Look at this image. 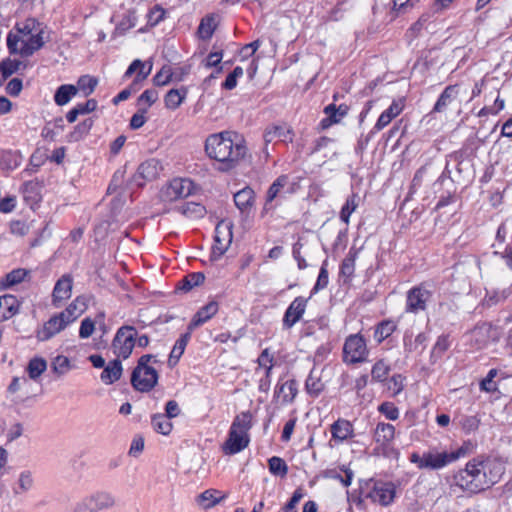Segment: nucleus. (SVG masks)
<instances>
[{"instance_id":"nucleus-1","label":"nucleus","mask_w":512,"mask_h":512,"mask_svg":"<svg viewBox=\"0 0 512 512\" xmlns=\"http://www.w3.org/2000/svg\"><path fill=\"white\" fill-rule=\"evenodd\" d=\"M205 152L209 158L220 163L219 171L228 172L245 157L247 147L236 132L222 131L207 137Z\"/></svg>"},{"instance_id":"nucleus-2","label":"nucleus","mask_w":512,"mask_h":512,"mask_svg":"<svg viewBox=\"0 0 512 512\" xmlns=\"http://www.w3.org/2000/svg\"><path fill=\"white\" fill-rule=\"evenodd\" d=\"M251 428L252 414L249 411L236 415L229 429L228 437L222 446L224 454L234 455L248 447Z\"/></svg>"},{"instance_id":"nucleus-3","label":"nucleus","mask_w":512,"mask_h":512,"mask_svg":"<svg viewBox=\"0 0 512 512\" xmlns=\"http://www.w3.org/2000/svg\"><path fill=\"white\" fill-rule=\"evenodd\" d=\"M464 455L465 450L463 448H458L454 451L430 448L423 454L417 452L412 453L409 460L421 470H441Z\"/></svg>"},{"instance_id":"nucleus-4","label":"nucleus","mask_w":512,"mask_h":512,"mask_svg":"<svg viewBox=\"0 0 512 512\" xmlns=\"http://www.w3.org/2000/svg\"><path fill=\"white\" fill-rule=\"evenodd\" d=\"M160 361L156 355L144 354L138 361L131 373L132 387L141 393H148L158 384L159 373L150 363L156 364Z\"/></svg>"},{"instance_id":"nucleus-5","label":"nucleus","mask_w":512,"mask_h":512,"mask_svg":"<svg viewBox=\"0 0 512 512\" xmlns=\"http://www.w3.org/2000/svg\"><path fill=\"white\" fill-rule=\"evenodd\" d=\"M453 483L462 491L471 494H476L486 490L484 477L479 464V458L468 461L465 468L454 475Z\"/></svg>"},{"instance_id":"nucleus-6","label":"nucleus","mask_w":512,"mask_h":512,"mask_svg":"<svg viewBox=\"0 0 512 512\" xmlns=\"http://www.w3.org/2000/svg\"><path fill=\"white\" fill-rule=\"evenodd\" d=\"M360 499H371L381 506H389L396 497V485L391 481L368 480L359 487Z\"/></svg>"},{"instance_id":"nucleus-7","label":"nucleus","mask_w":512,"mask_h":512,"mask_svg":"<svg viewBox=\"0 0 512 512\" xmlns=\"http://www.w3.org/2000/svg\"><path fill=\"white\" fill-rule=\"evenodd\" d=\"M232 229L233 223L228 219H222L217 223L210 256L212 261L219 260L228 250L233 239Z\"/></svg>"},{"instance_id":"nucleus-8","label":"nucleus","mask_w":512,"mask_h":512,"mask_svg":"<svg viewBox=\"0 0 512 512\" xmlns=\"http://www.w3.org/2000/svg\"><path fill=\"white\" fill-rule=\"evenodd\" d=\"M137 331L134 326L124 325L120 327L113 339V347L119 357L127 359L132 354L136 345Z\"/></svg>"},{"instance_id":"nucleus-9","label":"nucleus","mask_w":512,"mask_h":512,"mask_svg":"<svg viewBox=\"0 0 512 512\" xmlns=\"http://www.w3.org/2000/svg\"><path fill=\"white\" fill-rule=\"evenodd\" d=\"M432 297L431 285L427 282L412 287L407 292L406 311L409 313H418L424 311L427 302Z\"/></svg>"},{"instance_id":"nucleus-10","label":"nucleus","mask_w":512,"mask_h":512,"mask_svg":"<svg viewBox=\"0 0 512 512\" xmlns=\"http://www.w3.org/2000/svg\"><path fill=\"white\" fill-rule=\"evenodd\" d=\"M114 498L106 492H97L78 502L74 512H99L114 505Z\"/></svg>"},{"instance_id":"nucleus-11","label":"nucleus","mask_w":512,"mask_h":512,"mask_svg":"<svg viewBox=\"0 0 512 512\" xmlns=\"http://www.w3.org/2000/svg\"><path fill=\"white\" fill-rule=\"evenodd\" d=\"M193 188L194 185L190 179L174 178L161 190V198L164 201H176L189 196L192 193Z\"/></svg>"},{"instance_id":"nucleus-12","label":"nucleus","mask_w":512,"mask_h":512,"mask_svg":"<svg viewBox=\"0 0 512 512\" xmlns=\"http://www.w3.org/2000/svg\"><path fill=\"white\" fill-rule=\"evenodd\" d=\"M479 464L484 477L486 489L492 487L501 480L505 472V467L502 461L496 458H479Z\"/></svg>"},{"instance_id":"nucleus-13","label":"nucleus","mask_w":512,"mask_h":512,"mask_svg":"<svg viewBox=\"0 0 512 512\" xmlns=\"http://www.w3.org/2000/svg\"><path fill=\"white\" fill-rule=\"evenodd\" d=\"M69 324L71 323L64 317V314L61 312L54 314L36 331V338L42 342L48 341L63 331Z\"/></svg>"},{"instance_id":"nucleus-14","label":"nucleus","mask_w":512,"mask_h":512,"mask_svg":"<svg viewBox=\"0 0 512 512\" xmlns=\"http://www.w3.org/2000/svg\"><path fill=\"white\" fill-rule=\"evenodd\" d=\"M349 106L341 104L336 106L335 104H329L324 108L325 117L320 121L319 128L321 130L328 129L334 124H338L346 117L349 113Z\"/></svg>"},{"instance_id":"nucleus-15","label":"nucleus","mask_w":512,"mask_h":512,"mask_svg":"<svg viewBox=\"0 0 512 512\" xmlns=\"http://www.w3.org/2000/svg\"><path fill=\"white\" fill-rule=\"evenodd\" d=\"M307 304V299L299 296L296 297L287 310L284 313L283 317V326L286 329H290L293 327L303 316L305 313Z\"/></svg>"},{"instance_id":"nucleus-16","label":"nucleus","mask_w":512,"mask_h":512,"mask_svg":"<svg viewBox=\"0 0 512 512\" xmlns=\"http://www.w3.org/2000/svg\"><path fill=\"white\" fill-rule=\"evenodd\" d=\"M405 108V98L399 97L394 99L390 106L385 109L379 116L374 128L377 131L384 129L388 126L393 119L399 116Z\"/></svg>"},{"instance_id":"nucleus-17","label":"nucleus","mask_w":512,"mask_h":512,"mask_svg":"<svg viewBox=\"0 0 512 512\" xmlns=\"http://www.w3.org/2000/svg\"><path fill=\"white\" fill-rule=\"evenodd\" d=\"M73 278L70 274H64L57 280L52 292V304L58 307L61 302L71 297Z\"/></svg>"},{"instance_id":"nucleus-18","label":"nucleus","mask_w":512,"mask_h":512,"mask_svg":"<svg viewBox=\"0 0 512 512\" xmlns=\"http://www.w3.org/2000/svg\"><path fill=\"white\" fill-rule=\"evenodd\" d=\"M219 310V304L216 301H210L201 307L193 316L187 326V330L193 331L199 326L209 321Z\"/></svg>"},{"instance_id":"nucleus-19","label":"nucleus","mask_w":512,"mask_h":512,"mask_svg":"<svg viewBox=\"0 0 512 512\" xmlns=\"http://www.w3.org/2000/svg\"><path fill=\"white\" fill-rule=\"evenodd\" d=\"M330 431L331 441L339 444L352 437V424L348 420L340 418L331 425Z\"/></svg>"},{"instance_id":"nucleus-20","label":"nucleus","mask_w":512,"mask_h":512,"mask_svg":"<svg viewBox=\"0 0 512 512\" xmlns=\"http://www.w3.org/2000/svg\"><path fill=\"white\" fill-rule=\"evenodd\" d=\"M234 203L242 214L248 213L255 203V192L251 187H245L234 194Z\"/></svg>"},{"instance_id":"nucleus-21","label":"nucleus","mask_w":512,"mask_h":512,"mask_svg":"<svg viewBox=\"0 0 512 512\" xmlns=\"http://www.w3.org/2000/svg\"><path fill=\"white\" fill-rule=\"evenodd\" d=\"M122 373L123 366L121 361L119 359H114L104 366L100 379L104 384L110 385L118 381L121 378Z\"/></svg>"},{"instance_id":"nucleus-22","label":"nucleus","mask_w":512,"mask_h":512,"mask_svg":"<svg viewBox=\"0 0 512 512\" xmlns=\"http://www.w3.org/2000/svg\"><path fill=\"white\" fill-rule=\"evenodd\" d=\"M289 182V177L287 175H280L269 187L266 195V201L262 210L261 215L264 216L269 210L273 208L272 202L273 200L279 196L280 191L284 188Z\"/></svg>"},{"instance_id":"nucleus-23","label":"nucleus","mask_w":512,"mask_h":512,"mask_svg":"<svg viewBox=\"0 0 512 512\" xmlns=\"http://www.w3.org/2000/svg\"><path fill=\"white\" fill-rule=\"evenodd\" d=\"M87 306V298L83 295L77 296L61 313L70 323H73L87 309Z\"/></svg>"},{"instance_id":"nucleus-24","label":"nucleus","mask_w":512,"mask_h":512,"mask_svg":"<svg viewBox=\"0 0 512 512\" xmlns=\"http://www.w3.org/2000/svg\"><path fill=\"white\" fill-rule=\"evenodd\" d=\"M459 93L458 85H449L447 86L443 92L440 94L438 100L436 101L433 111L434 112H443L446 108L456 99Z\"/></svg>"},{"instance_id":"nucleus-25","label":"nucleus","mask_w":512,"mask_h":512,"mask_svg":"<svg viewBox=\"0 0 512 512\" xmlns=\"http://www.w3.org/2000/svg\"><path fill=\"white\" fill-rule=\"evenodd\" d=\"M395 437V427L390 423L379 422L374 431L375 441L382 445L388 446Z\"/></svg>"},{"instance_id":"nucleus-26","label":"nucleus","mask_w":512,"mask_h":512,"mask_svg":"<svg viewBox=\"0 0 512 512\" xmlns=\"http://www.w3.org/2000/svg\"><path fill=\"white\" fill-rule=\"evenodd\" d=\"M43 31L39 29L35 34L30 35L28 41L23 42L22 47L20 48V55L22 57H29L35 51L39 50L44 46L43 40Z\"/></svg>"},{"instance_id":"nucleus-27","label":"nucleus","mask_w":512,"mask_h":512,"mask_svg":"<svg viewBox=\"0 0 512 512\" xmlns=\"http://www.w3.org/2000/svg\"><path fill=\"white\" fill-rule=\"evenodd\" d=\"M298 393V384L295 379L288 380L277 386L275 396H282L283 403H292Z\"/></svg>"},{"instance_id":"nucleus-28","label":"nucleus","mask_w":512,"mask_h":512,"mask_svg":"<svg viewBox=\"0 0 512 512\" xmlns=\"http://www.w3.org/2000/svg\"><path fill=\"white\" fill-rule=\"evenodd\" d=\"M205 280V275L202 272H192L183 277L176 285V289L187 293L191 291L194 287H197L203 284Z\"/></svg>"},{"instance_id":"nucleus-29","label":"nucleus","mask_w":512,"mask_h":512,"mask_svg":"<svg viewBox=\"0 0 512 512\" xmlns=\"http://www.w3.org/2000/svg\"><path fill=\"white\" fill-rule=\"evenodd\" d=\"M177 211L187 218L200 219L206 214V208L200 203L185 202L176 207Z\"/></svg>"},{"instance_id":"nucleus-30","label":"nucleus","mask_w":512,"mask_h":512,"mask_svg":"<svg viewBox=\"0 0 512 512\" xmlns=\"http://www.w3.org/2000/svg\"><path fill=\"white\" fill-rule=\"evenodd\" d=\"M324 477L339 480L344 486H349L352 482V470L345 465L330 468L324 471Z\"/></svg>"},{"instance_id":"nucleus-31","label":"nucleus","mask_w":512,"mask_h":512,"mask_svg":"<svg viewBox=\"0 0 512 512\" xmlns=\"http://www.w3.org/2000/svg\"><path fill=\"white\" fill-rule=\"evenodd\" d=\"M276 138L280 139L283 142H286V141L291 142L292 141V132L290 129H288L284 126H280V125H275V126H272L271 128H267L264 133L265 142L270 143Z\"/></svg>"},{"instance_id":"nucleus-32","label":"nucleus","mask_w":512,"mask_h":512,"mask_svg":"<svg viewBox=\"0 0 512 512\" xmlns=\"http://www.w3.org/2000/svg\"><path fill=\"white\" fill-rule=\"evenodd\" d=\"M151 71V67L148 69L147 72H138V74L136 75V77L134 78L133 82L131 83V85L125 89H123L120 93H118L117 96H115L113 98V104L117 105L118 103H120L121 101H125L127 100L133 91H136L138 85L147 78V76L149 75Z\"/></svg>"},{"instance_id":"nucleus-33","label":"nucleus","mask_w":512,"mask_h":512,"mask_svg":"<svg viewBox=\"0 0 512 512\" xmlns=\"http://www.w3.org/2000/svg\"><path fill=\"white\" fill-rule=\"evenodd\" d=\"M158 174V162L154 159H151L139 165L135 177H140L143 180L151 181L155 179L158 176Z\"/></svg>"},{"instance_id":"nucleus-34","label":"nucleus","mask_w":512,"mask_h":512,"mask_svg":"<svg viewBox=\"0 0 512 512\" xmlns=\"http://www.w3.org/2000/svg\"><path fill=\"white\" fill-rule=\"evenodd\" d=\"M78 92V88L72 84H64L57 88L54 101L58 106L66 105Z\"/></svg>"},{"instance_id":"nucleus-35","label":"nucleus","mask_w":512,"mask_h":512,"mask_svg":"<svg viewBox=\"0 0 512 512\" xmlns=\"http://www.w3.org/2000/svg\"><path fill=\"white\" fill-rule=\"evenodd\" d=\"M488 332L489 328L485 325H482L475 327L469 332L467 336L474 348L481 349L488 342Z\"/></svg>"},{"instance_id":"nucleus-36","label":"nucleus","mask_w":512,"mask_h":512,"mask_svg":"<svg viewBox=\"0 0 512 512\" xmlns=\"http://www.w3.org/2000/svg\"><path fill=\"white\" fill-rule=\"evenodd\" d=\"M19 302L13 295L0 296V313L5 315V320L18 312Z\"/></svg>"},{"instance_id":"nucleus-37","label":"nucleus","mask_w":512,"mask_h":512,"mask_svg":"<svg viewBox=\"0 0 512 512\" xmlns=\"http://www.w3.org/2000/svg\"><path fill=\"white\" fill-rule=\"evenodd\" d=\"M94 121L92 118H87L84 121L77 124L73 131L67 135L68 142H78L83 139L91 130Z\"/></svg>"},{"instance_id":"nucleus-38","label":"nucleus","mask_w":512,"mask_h":512,"mask_svg":"<svg viewBox=\"0 0 512 512\" xmlns=\"http://www.w3.org/2000/svg\"><path fill=\"white\" fill-rule=\"evenodd\" d=\"M186 94V88L169 90L164 97L165 107L171 110L177 109L182 104Z\"/></svg>"},{"instance_id":"nucleus-39","label":"nucleus","mask_w":512,"mask_h":512,"mask_svg":"<svg viewBox=\"0 0 512 512\" xmlns=\"http://www.w3.org/2000/svg\"><path fill=\"white\" fill-rule=\"evenodd\" d=\"M21 163V156L19 152L12 150H4L0 153V167L1 169L14 170Z\"/></svg>"},{"instance_id":"nucleus-40","label":"nucleus","mask_w":512,"mask_h":512,"mask_svg":"<svg viewBox=\"0 0 512 512\" xmlns=\"http://www.w3.org/2000/svg\"><path fill=\"white\" fill-rule=\"evenodd\" d=\"M171 418L164 414H154L151 418L153 429L160 434L168 435L172 431L173 425L170 421Z\"/></svg>"},{"instance_id":"nucleus-41","label":"nucleus","mask_w":512,"mask_h":512,"mask_svg":"<svg viewBox=\"0 0 512 512\" xmlns=\"http://www.w3.org/2000/svg\"><path fill=\"white\" fill-rule=\"evenodd\" d=\"M29 273L30 271L24 268L14 269L5 275V277L1 280L0 284L4 288L12 287L16 284L21 283Z\"/></svg>"},{"instance_id":"nucleus-42","label":"nucleus","mask_w":512,"mask_h":512,"mask_svg":"<svg viewBox=\"0 0 512 512\" xmlns=\"http://www.w3.org/2000/svg\"><path fill=\"white\" fill-rule=\"evenodd\" d=\"M22 62L20 60L5 58L0 62V85L12 74L17 72Z\"/></svg>"},{"instance_id":"nucleus-43","label":"nucleus","mask_w":512,"mask_h":512,"mask_svg":"<svg viewBox=\"0 0 512 512\" xmlns=\"http://www.w3.org/2000/svg\"><path fill=\"white\" fill-rule=\"evenodd\" d=\"M217 24L215 22L214 15H207L202 18L200 25L198 27L199 37L203 40H208L212 37Z\"/></svg>"},{"instance_id":"nucleus-44","label":"nucleus","mask_w":512,"mask_h":512,"mask_svg":"<svg viewBox=\"0 0 512 512\" xmlns=\"http://www.w3.org/2000/svg\"><path fill=\"white\" fill-rule=\"evenodd\" d=\"M396 323L392 320H384L380 322L374 333V338L378 343L383 342L385 339H387L395 330H396Z\"/></svg>"},{"instance_id":"nucleus-45","label":"nucleus","mask_w":512,"mask_h":512,"mask_svg":"<svg viewBox=\"0 0 512 512\" xmlns=\"http://www.w3.org/2000/svg\"><path fill=\"white\" fill-rule=\"evenodd\" d=\"M368 354L366 340L362 335L354 334V363L366 361Z\"/></svg>"},{"instance_id":"nucleus-46","label":"nucleus","mask_w":512,"mask_h":512,"mask_svg":"<svg viewBox=\"0 0 512 512\" xmlns=\"http://www.w3.org/2000/svg\"><path fill=\"white\" fill-rule=\"evenodd\" d=\"M352 277V248L348 251L346 257L344 258L339 272V282L343 285H350Z\"/></svg>"},{"instance_id":"nucleus-47","label":"nucleus","mask_w":512,"mask_h":512,"mask_svg":"<svg viewBox=\"0 0 512 512\" xmlns=\"http://www.w3.org/2000/svg\"><path fill=\"white\" fill-rule=\"evenodd\" d=\"M42 185L38 181H27L22 186V192L25 200L31 199L33 202H37L41 198Z\"/></svg>"},{"instance_id":"nucleus-48","label":"nucleus","mask_w":512,"mask_h":512,"mask_svg":"<svg viewBox=\"0 0 512 512\" xmlns=\"http://www.w3.org/2000/svg\"><path fill=\"white\" fill-rule=\"evenodd\" d=\"M47 369V362L41 357L32 358L27 366V372L32 380H36Z\"/></svg>"},{"instance_id":"nucleus-49","label":"nucleus","mask_w":512,"mask_h":512,"mask_svg":"<svg viewBox=\"0 0 512 512\" xmlns=\"http://www.w3.org/2000/svg\"><path fill=\"white\" fill-rule=\"evenodd\" d=\"M390 372V365L383 359L378 360L372 367V379L376 382H383Z\"/></svg>"},{"instance_id":"nucleus-50","label":"nucleus","mask_w":512,"mask_h":512,"mask_svg":"<svg viewBox=\"0 0 512 512\" xmlns=\"http://www.w3.org/2000/svg\"><path fill=\"white\" fill-rule=\"evenodd\" d=\"M305 388L310 396L317 397L324 390V383L319 377L314 375L313 371H311L306 379Z\"/></svg>"},{"instance_id":"nucleus-51","label":"nucleus","mask_w":512,"mask_h":512,"mask_svg":"<svg viewBox=\"0 0 512 512\" xmlns=\"http://www.w3.org/2000/svg\"><path fill=\"white\" fill-rule=\"evenodd\" d=\"M269 471L275 475L280 477H285L288 473V466L286 462L277 456H273L268 460Z\"/></svg>"},{"instance_id":"nucleus-52","label":"nucleus","mask_w":512,"mask_h":512,"mask_svg":"<svg viewBox=\"0 0 512 512\" xmlns=\"http://www.w3.org/2000/svg\"><path fill=\"white\" fill-rule=\"evenodd\" d=\"M40 23L35 18H28L23 24H16L15 30L19 35H32L39 30Z\"/></svg>"},{"instance_id":"nucleus-53","label":"nucleus","mask_w":512,"mask_h":512,"mask_svg":"<svg viewBox=\"0 0 512 512\" xmlns=\"http://www.w3.org/2000/svg\"><path fill=\"white\" fill-rule=\"evenodd\" d=\"M219 494L220 491L216 489H207L199 495V498L201 501H210L205 508H212L225 498V495L218 496Z\"/></svg>"},{"instance_id":"nucleus-54","label":"nucleus","mask_w":512,"mask_h":512,"mask_svg":"<svg viewBox=\"0 0 512 512\" xmlns=\"http://www.w3.org/2000/svg\"><path fill=\"white\" fill-rule=\"evenodd\" d=\"M165 15H166V11H165V9L161 5H159V4L154 5L150 9V11H149V13L147 15V17H148V24L150 26H152V27L156 26L162 20H164Z\"/></svg>"},{"instance_id":"nucleus-55","label":"nucleus","mask_w":512,"mask_h":512,"mask_svg":"<svg viewBox=\"0 0 512 512\" xmlns=\"http://www.w3.org/2000/svg\"><path fill=\"white\" fill-rule=\"evenodd\" d=\"M450 345L448 335L439 336L432 348V357L440 358L449 349Z\"/></svg>"},{"instance_id":"nucleus-56","label":"nucleus","mask_w":512,"mask_h":512,"mask_svg":"<svg viewBox=\"0 0 512 512\" xmlns=\"http://www.w3.org/2000/svg\"><path fill=\"white\" fill-rule=\"evenodd\" d=\"M480 419L476 415L464 416L460 421V426L466 434H470L479 428Z\"/></svg>"},{"instance_id":"nucleus-57","label":"nucleus","mask_w":512,"mask_h":512,"mask_svg":"<svg viewBox=\"0 0 512 512\" xmlns=\"http://www.w3.org/2000/svg\"><path fill=\"white\" fill-rule=\"evenodd\" d=\"M378 411L391 421L397 420L400 414L399 409L392 402H383L379 405Z\"/></svg>"},{"instance_id":"nucleus-58","label":"nucleus","mask_w":512,"mask_h":512,"mask_svg":"<svg viewBox=\"0 0 512 512\" xmlns=\"http://www.w3.org/2000/svg\"><path fill=\"white\" fill-rule=\"evenodd\" d=\"M173 73L169 66H163L159 72L153 77V84L155 86L167 85L172 79Z\"/></svg>"},{"instance_id":"nucleus-59","label":"nucleus","mask_w":512,"mask_h":512,"mask_svg":"<svg viewBox=\"0 0 512 512\" xmlns=\"http://www.w3.org/2000/svg\"><path fill=\"white\" fill-rule=\"evenodd\" d=\"M97 84V79L89 75L81 76L78 80V87L82 91H85L86 96L91 94L95 90Z\"/></svg>"},{"instance_id":"nucleus-60","label":"nucleus","mask_w":512,"mask_h":512,"mask_svg":"<svg viewBox=\"0 0 512 512\" xmlns=\"http://www.w3.org/2000/svg\"><path fill=\"white\" fill-rule=\"evenodd\" d=\"M405 377L401 374H394L388 383V389L392 391L393 396L400 394L405 387Z\"/></svg>"},{"instance_id":"nucleus-61","label":"nucleus","mask_w":512,"mask_h":512,"mask_svg":"<svg viewBox=\"0 0 512 512\" xmlns=\"http://www.w3.org/2000/svg\"><path fill=\"white\" fill-rule=\"evenodd\" d=\"M18 484H19L20 491L17 489H14L15 494H19V493L26 492V491L30 490L33 486V478H32L31 472L23 471L20 474Z\"/></svg>"},{"instance_id":"nucleus-62","label":"nucleus","mask_w":512,"mask_h":512,"mask_svg":"<svg viewBox=\"0 0 512 512\" xmlns=\"http://www.w3.org/2000/svg\"><path fill=\"white\" fill-rule=\"evenodd\" d=\"M70 367V361L66 356L58 355L52 361V369L54 373L63 375Z\"/></svg>"},{"instance_id":"nucleus-63","label":"nucleus","mask_w":512,"mask_h":512,"mask_svg":"<svg viewBox=\"0 0 512 512\" xmlns=\"http://www.w3.org/2000/svg\"><path fill=\"white\" fill-rule=\"evenodd\" d=\"M303 497H304L303 489L300 487L297 488L293 492L290 500L283 507L282 511H279V512H297L296 506Z\"/></svg>"},{"instance_id":"nucleus-64","label":"nucleus","mask_w":512,"mask_h":512,"mask_svg":"<svg viewBox=\"0 0 512 512\" xmlns=\"http://www.w3.org/2000/svg\"><path fill=\"white\" fill-rule=\"evenodd\" d=\"M158 100V92L155 89H147L138 97V105L146 104L145 108L151 107Z\"/></svg>"}]
</instances>
